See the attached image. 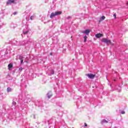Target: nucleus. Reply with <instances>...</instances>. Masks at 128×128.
Wrapping results in <instances>:
<instances>
[{
    "label": "nucleus",
    "mask_w": 128,
    "mask_h": 128,
    "mask_svg": "<svg viewBox=\"0 0 128 128\" xmlns=\"http://www.w3.org/2000/svg\"><path fill=\"white\" fill-rule=\"evenodd\" d=\"M34 16H32L30 18V20H34Z\"/></svg>",
    "instance_id": "4468645a"
},
{
    "label": "nucleus",
    "mask_w": 128,
    "mask_h": 128,
    "mask_svg": "<svg viewBox=\"0 0 128 128\" xmlns=\"http://www.w3.org/2000/svg\"><path fill=\"white\" fill-rule=\"evenodd\" d=\"M90 32V30H86L82 32V34H86L87 36H88V34Z\"/></svg>",
    "instance_id": "20e7f679"
},
{
    "label": "nucleus",
    "mask_w": 128,
    "mask_h": 128,
    "mask_svg": "<svg viewBox=\"0 0 128 128\" xmlns=\"http://www.w3.org/2000/svg\"><path fill=\"white\" fill-rule=\"evenodd\" d=\"M50 56H52V53H50Z\"/></svg>",
    "instance_id": "b1692460"
},
{
    "label": "nucleus",
    "mask_w": 128,
    "mask_h": 128,
    "mask_svg": "<svg viewBox=\"0 0 128 128\" xmlns=\"http://www.w3.org/2000/svg\"><path fill=\"white\" fill-rule=\"evenodd\" d=\"M121 114H126V112H124V111H122V112H121Z\"/></svg>",
    "instance_id": "2eb2a0df"
},
{
    "label": "nucleus",
    "mask_w": 128,
    "mask_h": 128,
    "mask_svg": "<svg viewBox=\"0 0 128 128\" xmlns=\"http://www.w3.org/2000/svg\"><path fill=\"white\" fill-rule=\"evenodd\" d=\"M62 12L60 11V12H52L51 13L50 15V18H54L56 16H60V14H62Z\"/></svg>",
    "instance_id": "f03ea898"
},
{
    "label": "nucleus",
    "mask_w": 128,
    "mask_h": 128,
    "mask_svg": "<svg viewBox=\"0 0 128 128\" xmlns=\"http://www.w3.org/2000/svg\"><path fill=\"white\" fill-rule=\"evenodd\" d=\"M84 42H86V39L88 38V36H84Z\"/></svg>",
    "instance_id": "f8f14e48"
},
{
    "label": "nucleus",
    "mask_w": 128,
    "mask_h": 128,
    "mask_svg": "<svg viewBox=\"0 0 128 128\" xmlns=\"http://www.w3.org/2000/svg\"><path fill=\"white\" fill-rule=\"evenodd\" d=\"M86 76H88V78H90L91 80L94 78V76H96V75L94 74H86Z\"/></svg>",
    "instance_id": "7ed1b4c3"
},
{
    "label": "nucleus",
    "mask_w": 128,
    "mask_h": 128,
    "mask_svg": "<svg viewBox=\"0 0 128 128\" xmlns=\"http://www.w3.org/2000/svg\"><path fill=\"white\" fill-rule=\"evenodd\" d=\"M14 15L16 14V12H14Z\"/></svg>",
    "instance_id": "412c9836"
},
{
    "label": "nucleus",
    "mask_w": 128,
    "mask_h": 128,
    "mask_svg": "<svg viewBox=\"0 0 128 128\" xmlns=\"http://www.w3.org/2000/svg\"><path fill=\"white\" fill-rule=\"evenodd\" d=\"M84 126H88V124H86V123H84Z\"/></svg>",
    "instance_id": "6ab92c4d"
},
{
    "label": "nucleus",
    "mask_w": 128,
    "mask_h": 128,
    "mask_svg": "<svg viewBox=\"0 0 128 128\" xmlns=\"http://www.w3.org/2000/svg\"><path fill=\"white\" fill-rule=\"evenodd\" d=\"M14 0H8L6 4H14Z\"/></svg>",
    "instance_id": "423d86ee"
},
{
    "label": "nucleus",
    "mask_w": 128,
    "mask_h": 128,
    "mask_svg": "<svg viewBox=\"0 0 128 128\" xmlns=\"http://www.w3.org/2000/svg\"><path fill=\"white\" fill-rule=\"evenodd\" d=\"M52 94L51 92H49L48 94V98H52Z\"/></svg>",
    "instance_id": "0eeeda50"
},
{
    "label": "nucleus",
    "mask_w": 128,
    "mask_h": 128,
    "mask_svg": "<svg viewBox=\"0 0 128 128\" xmlns=\"http://www.w3.org/2000/svg\"><path fill=\"white\" fill-rule=\"evenodd\" d=\"M22 58H24L22 56H20L19 57V59L20 60V63L22 64L24 62V60H22Z\"/></svg>",
    "instance_id": "6e6552de"
},
{
    "label": "nucleus",
    "mask_w": 128,
    "mask_h": 128,
    "mask_svg": "<svg viewBox=\"0 0 128 128\" xmlns=\"http://www.w3.org/2000/svg\"><path fill=\"white\" fill-rule=\"evenodd\" d=\"M96 38H102V36H104V34L99 33L95 35Z\"/></svg>",
    "instance_id": "39448f33"
},
{
    "label": "nucleus",
    "mask_w": 128,
    "mask_h": 128,
    "mask_svg": "<svg viewBox=\"0 0 128 128\" xmlns=\"http://www.w3.org/2000/svg\"><path fill=\"white\" fill-rule=\"evenodd\" d=\"M0 28H2V26H0Z\"/></svg>",
    "instance_id": "393cba45"
},
{
    "label": "nucleus",
    "mask_w": 128,
    "mask_h": 128,
    "mask_svg": "<svg viewBox=\"0 0 128 128\" xmlns=\"http://www.w3.org/2000/svg\"><path fill=\"white\" fill-rule=\"evenodd\" d=\"M104 122H106V124L108 123V122L106 121V120H103L101 122V124H104Z\"/></svg>",
    "instance_id": "9b49d317"
},
{
    "label": "nucleus",
    "mask_w": 128,
    "mask_h": 128,
    "mask_svg": "<svg viewBox=\"0 0 128 128\" xmlns=\"http://www.w3.org/2000/svg\"><path fill=\"white\" fill-rule=\"evenodd\" d=\"M26 20H29L30 19H28V18H26Z\"/></svg>",
    "instance_id": "aec40b11"
},
{
    "label": "nucleus",
    "mask_w": 128,
    "mask_h": 128,
    "mask_svg": "<svg viewBox=\"0 0 128 128\" xmlns=\"http://www.w3.org/2000/svg\"><path fill=\"white\" fill-rule=\"evenodd\" d=\"M22 70H23L22 68H19V70H20V72H22Z\"/></svg>",
    "instance_id": "dca6fc26"
},
{
    "label": "nucleus",
    "mask_w": 128,
    "mask_h": 128,
    "mask_svg": "<svg viewBox=\"0 0 128 128\" xmlns=\"http://www.w3.org/2000/svg\"><path fill=\"white\" fill-rule=\"evenodd\" d=\"M8 70H10V68H12V64H10L8 65Z\"/></svg>",
    "instance_id": "9d476101"
},
{
    "label": "nucleus",
    "mask_w": 128,
    "mask_h": 128,
    "mask_svg": "<svg viewBox=\"0 0 128 128\" xmlns=\"http://www.w3.org/2000/svg\"><path fill=\"white\" fill-rule=\"evenodd\" d=\"M114 18H116V14H114Z\"/></svg>",
    "instance_id": "4be33fe9"
},
{
    "label": "nucleus",
    "mask_w": 128,
    "mask_h": 128,
    "mask_svg": "<svg viewBox=\"0 0 128 128\" xmlns=\"http://www.w3.org/2000/svg\"><path fill=\"white\" fill-rule=\"evenodd\" d=\"M12 104H14V106H16V102H12Z\"/></svg>",
    "instance_id": "f3484780"
},
{
    "label": "nucleus",
    "mask_w": 128,
    "mask_h": 128,
    "mask_svg": "<svg viewBox=\"0 0 128 128\" xmlns=\"http://www.w3.org/2000/svg\"><path fill=\"white\" fill-rule=\"evenodd\" d=\"M28 31H26L25 32H24V34H28Z\"/></svg>",
    "instance_id": "a211bd4d"
},
{
    "label": "nucleus",
    "mask_w": 128,
    "mask_h": 128,
    "mask_svg": "<svg viewBox=\"0 0 128 128\" xmlns=\"http://www.w3.org/2000/svg\"><path fill=\"white\" fill-rule=\"evenodd\" d=\"M54 74V71H52V74Z\"/></svg>",
    "instance_id": "5701e85b"
},
{
    "label": "nucleus",
    "mask_w": 128,
    "mask_h": 128,
    "mask_svg": "<svg viewBox=\"0 0 128 128\" xmlns=\"http://www.w3.org/2000/svg\"><path fill=\"white\" fill-rule=\"evenodd\" d=\"M7 92H12V88H8Z\"/></svg>",
    "instance_id": "ddd939ff"
},
{
    "label": "nucleus",
    "mask_w": 128,
    "mask_h": 128,
    "mask_svg": "<svg viewBox=\"0 0 128 128\" xmlns=\"http://www.w3.org/2000/svg\"><path fill=\"white\" fill-rule=\"evenodd\" d=\"M102 42H104V44H111L112 46H114V44L110 40H108L106 38H102Z\"/></svg>",
    "instance_id": "f257e3e1"
},
{
    "label": "nucleus",
    "mask_w": 128,
    "mask_h": 128,
    "mask_svg": "<svg viewBox=\"0 0 128 128\" xmlns=\"http://www.w3.org/2000/svg\"><path fill=\"white\" fill-rule=\"evenodd\" d=\"M127 4H128V2H127Z\"/></svg>",
    "instance_id": "a878e982"
},
{
    "label": "nucleus",
    "mask_w": 128,
    "mask_h": 128,
    "mask_svg": "<svg viewBox=\"0 0 128 128\" xmlns=\"http://www.w3.org/2000/svg\"><path fill=\"white\" fill-rule=\"evenodd\" d=\"M105 18H106V16H102V17L100 18V20L99 22H102V20H104Z\"/></svg>",
    "instance_id": "1a4fd4ad"
}]
</instances>
